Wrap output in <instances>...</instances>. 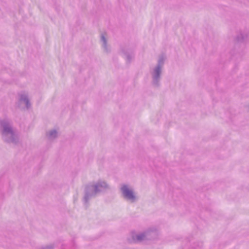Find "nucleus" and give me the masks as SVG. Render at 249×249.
I'll return each mask as SVG.
<instances>
[{
  "label": "nucleus",
  "mask_w": 249,
  "mask_h": 249,
  "mask_svg": "<svg viewBox=\"0 0 249 249\" xmlns=\"http://www.w3.org/2000/svg\"><path fill=\"white\" fill-rule=\"evenodd\" d=\"M122 189L123 194L125 197L129 199H133L135 198L133 192L126 186H123Z\"/></svg>",
  "instance_id": "f257e3e1"
},
{
  "label": "nucleus",
  "mask_w": 249,
  "mask_h": 249,
  "mask_svg": "<svg viewBox=\"0 0 249 249\" xmlns=\"http://www.w3.org/2000/svg\"><path fill=\"white\" fill-rule=\"evenodd\" d=\"M143 236V235L138 236L137 237V239L139 240H140L142 239Z\"/></svg>",
  "instance_id": "f03ea898"
},
{
  "label": "nucleus",
  "mask_w": 249,
  "mask_h": 249,
  "mask_svg": "<svg viewBox=\"0 0 249 249\" xmlns=\"http://www.w3.org/2000/svg\"><path fill=\"white\" fill-rule=\"evenodd\" d=\"M53 133L55 134L56 131H52L51 132L50 134H51V135H53Z\"/></svg>",
  "instance_id": "7ed1b4c3"
}]
</instances>
